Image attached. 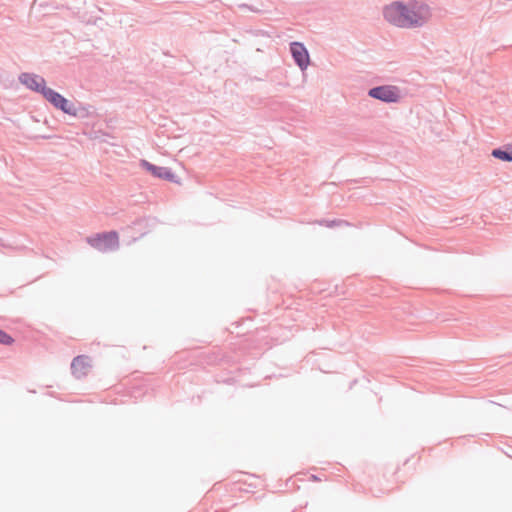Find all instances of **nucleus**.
Returning a JSON list of instances; mask_svg holds the SVG:
<instances>
[{
	"label": "nucleus",
	"mask_w": 512,
	"mask_h": 512,
	"mask_svg": "<svg viewBox=\"0 0 512 512\" xmlns=\"http://www.w3.org/2000/svg\"><path fill=\"white\" fill-rule=\"evenodd\" d=\"M384 18L401 28H417L425 25L432 16L428 4L419 0H410L407 4L395 1L383 9Z\"/></svg>",
	"instance_id": "1"
},
{
	"label": "nucleus",
	"mask_w": 512,
	"mask_h": 512,
	"mask_svg": "<svg viewBox=\"0 0 512 512\" xmlns=\"http://www.w3.org/2000/svg\"><path fill=\"white\" fill-rule=\"evenodd\" d=\"M87 243L103 253L115 251L119 247L118 233L116 231L97 233L87 237Z\"/></svg>",
	"instance_id": "2"
},
{
	"label": "nucleus",
	"mask_w": 512,
	"mask_h": 512,
	"mask_svg": "<svg viewBox=\"0 0 512 512\" xmlns=\"http://www.w3.org/2000/svg\"><path fill=\"white\" fill-rule=\"evenodd\" d=\"M368 96L384 103H397L401 95L398 87L393 85H380L368 90Z\"/></svg>",
	"instance_id": "3"
},
{
	"label": "nucleus",
	"mask_w": 512,
	"mask_h": 512,
	"mask_svg": "<svg viewBox=\"0 0 512 512\" xmlns=\"http://www.w3.org/2000/svg\"><path fill=\"white\" fill-rule=\"evenodd\" d=\"M18 79L22 85L31 91L41 94L43 98L46 97L47 92L51 89L46 86L45 79L38 74L23 72L19 75Z\"/></svg>",
	"instance_id": "4"
},
{
	"label": "nucleus",
	"mask_w": 512,
	"mask_h": 512,
	"mask_svg": "<svg viewBox=\"0 0 512 512\" xmlns=\"http://www.w3.org/2000/svg\"><path fill=\"white\" fill-rule=\"evenodd\" d=\"M290 53L295 64L303 71L310 64V56L307 48L301 42L294 41L290 43Z\"/></svg>",
	"instance_id": "5"
},
{
	"label": "nucleus",
	"mask_w": 512,
	"mask_h": 512,
	"mask_svg": "<svg viewBox=\"0 0 512 512\" xmlns=\"http://www.w3.org/2000/svg\"><path fill=\"white\" fill-rule=\"evenodd\" d=\"M44 99L49 102L55 109L60 110L67 115H70L75 104L52 88L47 92V95Z\"/></svg>",
	"instance_id": "6"
},
{
	"label": "nucleus",
	"mask_w": 512,
	"mask_h": 512,
	"mask_svg": "<svg viewBox=\"0 0 512 512\" xmlns=\"http://www.w3.org/2000/svg\"><path fill=\"white\" fill-rule=\"evenodd\" d=\"M141 167L150 172L154 177L164 179L172 183H178L177 176L168 167L157 166L147 160H141Z\"/></svg>",
	"instance_id": "7"
},
{
	"label": "nucleus",
	"mask_w": 512,
	"mask_h": 512,
	"mask_svg": "<svg viewBox=\"0 0 512 512\" xmlns=\"http://www.w3.org/2000/svg\"><path fill=\"white\" fill-rule=\"evenodd\" d=\"M91 368V361L87 356L80 355L73 359L71 364L72 374L76 378H83L88 375Z\"/></svg>",
	"instance_id": "8"
},
{
	"label": "nucleus",
	"mask_w": 512,
	"mask_h": 512,
	"mask_svg": "<svg viewBox=\"0 0 512 512\" xmlns=\"http://www.w3.org/2000/svg\"><path fill=\"white\" fill-rule=\"evenodd\" d=\"M491 155L503 162H512V144H506L493 149Z\"/></svg>",
	"instance_id": "9"
},
{
	"label": "nucleus",
	"mask_w": 512,
	"mask_h": 512,
	"mask_svg": "<svg viewBox=\"0 0 512 512\" xmlns=\"http://www.w3.org/2000/svg\"><path fill=\"white\" fill-rule=\"evenodd\" d=\"M94 112V107L91 105H84L80 102L74 104L73 109L69 116L77 117L80 119L88 118Z\"/></svg>",
	"instance_id": "10"
},
{
	"label": "nucleus",
	"mask_w": 512,
	"mask_h": 512,
	"mask_svg": "<svg viewBox=\"0 0 512 512\" xmlns=\"http://www.w3.org/2000/svg\"><path fill=\"white\" fill-rule=\"evenodd\" d=\"M321 223H324L327 227H334L342 224L348 225V223L344 220H323Z\"/></svg>",
	"instance_id": "11"
},
{
	"label": "nucleus",
	"mask_w": 512,
	"mask_h": 512,
	"mask_svg": "<svg viewBox=\"0 0 512 512\" xmlns=\"http://www.w3.org/2000/svg\"><path fill=\"white\" fill-rule=\"evenodd\" d=\"M13 339L11 336L6 334L4 331L0 330V343L1 344H11Z\"/></svg>",
	"instance_id": "12"
},
{
	"label": "nucleus",
	"mask_w": 512,
	"mask_h": 512,
	"mask_svg": "<svg viewBox=\"0 0 512 512\" xmlns=\"http://www.w3.org/2000/svg\"><path fill=\"white\" fill-rule=\"evenodd\" d=\"M310 479L312 481H319L320 480L316 475H311Z\"/></svg>",
	"instance_id": "13"
},
{
	"label": "nucleus",
	"mask_w": 512,
	"mask_h": 512,
	"mask_svg": "<svg viewBox=\"0 0 512 512\" xmlns=\"http://www.w3.org/2000/svg\"><path fill=\"white\" fill-rule=\"evenodd\" d=\"M239 320H241V321H244V320H251V318H250V317H246V318H240Z\"/></svg>",
	"instance_id": "14"
}]
</instances>
